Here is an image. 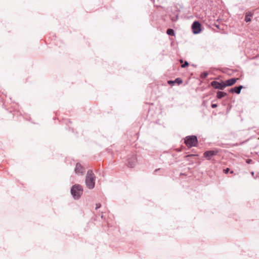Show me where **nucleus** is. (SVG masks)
I'll return each instance as SVG.
<instances>
[{
    "label": "nucleus",
    "mask_w": 259,
    "mask_h": 259,
    "mask_svg": "<svg viewBox=\"0 0 259 259\" xmlns=\"http://www.w3.org/2000/svg\"><path fill=\"white\" fill-rule=\"evenodd\" d=\"M96 177L92 170H88L85 179V183L87 188L93 189L95 185Z\"/></svg>",
    "instance_id": "obj_1"
},
{
    "label": "nucleus",
    "mask_w": 259,
    "mask_h": 259,
    "mask_svg": "<svg viewBox=\"0 0 259 259\" xmlns=\"http://www.w3.org/2000/svg\"><path fill=\"white\" fill-rule=\"evenodd\" d=\"M71 194L75 200H78L83 193L82 187L78 184L73 185L70 189Z\"/></svg>",
    "instance_id": "obj_2"
},
{
    "label": "nucleus",
    "mask_w": 259,
    "mask_h": 259,
    "mask_svg": "<svg viewBox=\"0 0 259 259\" xmlns=\"http://www.w3.org/2000/svg\"><path fill=\"white\" fill-rule=\"evenodd\" d=\"M198 142L197 137L195 135L188 136L184 139V143L188 148L196 147Z\"/></svg>",
    "instance_id": "obj_3"
},
{
    "label": "nucleus",
    "mask_w": 259,
    "mask_h": 259,
    "mask_svg": "<svg viewBox=\"0 0 259 259\" xmlns=\"http://www.w3.org/2000/svg\"><path fill=\"white\" fill-rule=\"evenodd\" d=\"M180 11L176 7L171 8L170 12L169 14L170 20L172 22H176L178 20L179 16V12Z\"/></svg>",
    "instance_id": "obj_4"
},
{
    "label": "nucleus",
    "mask_w": 259,
    "mask_h": 259,
    "mask_svg": "<svg viewBox=\"0 0 259 259\" xmlns=\"http://www.w3.org/2000/svg\"><path fill=\"white\" fill-rule=\"evenodd\" d=\"M191 29L193 34H197L202 31V25L198 21H195L191 25Z\"/></svg>",
    "instance_id": "obj_5"
},
{
    "label": "nucleus",
    "mask_w": 259,
    "mask_h": 259,
    "mask_svg": "<svg viewBox=\"0 0 259 259\" xmlns=\"http://www.w3.org/2000/svg\"><path fill=\"white\" fill-rule=\"evenodd\" d=\"M210 84L214 89L221 91L223 90L226 88L224 81L223 80H221V81L214 80L210 82Z\"/></svg>",
    "instance_id": "obj_6"
},
{
    "label": "nucleus",
    "mask_w": 259,
    "mask_h": 259,
    "mask_svg": "<svg viewBox=\"0 0 259 259\" xmlns=\"http://www.w3.org/2000/svg\"><path fill=\"white\" fill-rule=\"evenodd\" d=\"M219 152V149H214V150H207L206 151L203 153L204 157L207 159V160H210L211 158L216 155Z\"/></svg>",
    "instance_id": "obj_7"
},
{
    "label": "nucleus",
    "mask_w": 259,
    "mask_h": 259,
    "mask_svg": "<svg viewBox=\"0 0 259 259\" xmlns=\"http://www.w3.org/2000/svg\"><path fill=\"white\" fill-rule=\"evenodd\" d=\"M137 156L135 155H132L127 159L126 165L129 167H134L137 163Z\"/></svg>",
    "instance_id": "obj_8"
},
{
    "label": "nucleus",
    "mask_w": 259,
    "mask_h": 259,
    "mask_svg": "<svg viewBox=\"0 0 259 259\" xmlns=\"http://www.w3.org/2000/svg\"><path fill=\"white\" fill-rule=\"evenodd\" d=\"M74 172L78 175H83L85 173V168L79 163H76Z\"/></svg>",
    "instance_id": "obj_9"
},
{
    "label": "nucleus",
    "mask_w": 259,
    "mask_h": 259,
    "mask_svg": "<svg viewBox=\"0 0 259 259\" xmlns=\"http://www.w3.org/2000/svg\"><path fill=\"white\" fill-rule=\"evenodd\" d=\"M254 10L248 11L245 14L244 21L246 23L251 22V19L254 15Z\"/></svg>",
    "instance_id": "obj_10"
},
{
    "label": "nucleus",
    "mask_w": 259,
    "mask_h": 259,
    "mask_svg": "<svg viewBox=\"0 0 259 259\" xmlns=\"http://www.w3.org/2000/svg\"><path fill=\"white\" fill-rule=\"evenodd\" d=\"M243 88H244V86L242 85H239L229 89L228 91L229 93L239 94L241 93V90Z\"/></svg>",
    "instance_id": "obj_11"
},
{
    "label": "nucleus",
    "mask_w": 259,
    "mask_h": 259,
    "mask_svg": "<svg viewBox=\"0 0 259 259\" xmlns=\"http://www.w3.org/2000/svg\"><path fill=\"white\" fill-rule=\"evenodd\" d=\"M183 83V80L180 77H177L175 80H169L167 81V83L171 86L174 85L175 84L180 85Z\"/></svg>",
    "instance_id": "obj_12"
},
{
    "label": "nucleus",
    "mask_w": 259,
    "mask_h": 259,
    "mask_svg": "<svg viewBox=\"0 0 259 259\" xmlns=\"http://www.w3.org/2000/svg\"><path fill=\"white\" fill-rule=\"evenodd\" d=\"M237 80L236 78L233 77L224 81L226 88L233 85L236 82Z\"/></svg>",
    "instance_id": "obj_13"
},
{
    "label": "nucleus",
    "mask_w": 259,
    "mask_h": 259,
    "mask_svg": "<svg viewBox=\"0 0 259 259\" xmlns=\"http://www.w3.org/2000/svg\"><path fill=\"white\" fill-rule=\"evenodd\" d=\"M227 96L228 94L227 93L221 91H219L217 92L216 97L219 99H221Z\"/></svg>",
    "instance_id": "obj_14"
},
{
    "label": "nucleus",
    "mask_w": 259,
    "mask_h": 259,
    "mask_svg": "<svg viewBox=\"0 0 259 259\" xmlns=\"http://www.w3.org/2000/svg\"><path fill=\"white\" fill-rule=\"evenodd\" d=\"M166 33L169 36H173L175 35V30L171 28H168L166 30Z\"/></svg>",
    "instance_id": "obj_15"
},
{
    "label": "nucleus",
    "mask_w": 259,
    "mask_h": 259,
    "mask_svg": "<svg viewBox=\"0 0 259 259\" xmlns=\"http://www.w3.org/2000/svg\"><path fill=\"white\" fill-rule=\"evenodd\" d=\"M223 172L225 174H228L229 172H230V174H233L234 173V171L233 170H231L230 168H228V167H227L226 168L224 169L223 170Z\"/></svg>",
    "instance_id": "obj_16"
},
{
    "label": "nucleus",
    "mask_w": 259,
    "mask_h": 259,
    "mask_svg": "<svg viewBox=\"0 0 259 259\" xmlns=\"http://www.w3.org/2000/svg\"><path fill=\"white\" fill-rule=\"evenodd\" d=\"M208 75V73L206 71L202 72L200 74V77L202 79L205 78Z\"/></svg>",
    "instance_id": "obj_17"
},
{
    "label": "nucleus",
    "mask_w": 259,
    "mask_h": 259,
    "mask_svg": "<svg viewBox=\"0 0 259 259\" xmlns=\"http://www.w3.org/2000/svg\"><path fill=\"white\" fill-rule=\"evenodd\" d=\"M188 66H189V63L188 62V61H185L184 64H182L181 67L182 68H186V67H188Z\"/></svg>",
    "instance_id": "obj_18"
},
{
    "label": "nucleus",
    "mask_w": 259,
    "mask_h": 259,
    "mask_svg": "<svg viewBox=\"0 0 259 259\" xmlns=\"http://www.w3.org/2000/svg\"><path fill=\"white\" fill-rule=\"evenodd\" d=\"M211 107L212 108H215L218 107V104H213V103H212L211 104Z\"/></svg>",
    "instance_id": "obj_19"
},
{
    "label": "nucleus",
    "mask_w": 259,
    "mask_h": 259,
    "mask_svg": "<svg viewBox=\"0 0 259 259\" xmlns=\"http://www.w3.org/2000/svg\"><path fill=\"white\" fill-rule=\"evenodd\" d=\"M101 206V203H97L96 206V209H98V208H100Z\"/></svg>",
    "instance_id": "obj_20"
},
{
    "label": "nucleus",
    "mask_w": 259,
    "mask_h": 259,
    "mask_svg": "<svg viewBox=\"0 0 259 259\" xmlns=\"http://www.w3.org/2000/svg\"><path fill=\"white\" fill-rule=\"evenodd\" d=\"M246 162L248 164H250L252 162V160L251 159H247Z\"/></svg>",
    "instance_id": "obj_21"
},
{
    "label": "nucleus",
    "mask_w": 259,
    "mask_h": 259,
    "mask_svg": "<svg viewBox=\"0 0 259 259\" xmlns=\"http://www.w3.org/2000/svg\"><path fill=\"white\" fill-rule=\"evenodd\" d=\"M215 26L217 28H218V29H220L219 25L215 24Z\"/></svg>",
    "instance_id": "obj_22"
},
{
    "label": "nucleus",
    "mask_w": 259,
    "mask_h": 259,
    "mask_svg": "<svg viewBox=\"0 0 259 259\" xmlns=\"http://www.w3.org/2000/svg\"><path fill=\"white\" fill-rule=\"evenodd\" d=\"M254 172H253V171H251V175H252V176H253H253H254Z\"/></svg>",
    "instance_id": "obj_23"
},
{
    "label": "nucleus",
    "mask_w": 259,
    "mask_h": 259,
    "mask_svg": "<svg viewBox=\"0 0 259 259\" xmlns=\"http://www.w3.org/2000/svg\"><path fill=\"white\" fill-rule=\"evenodd\" d=\"M159 170H160V168L156 169L155 170V172H157Z\"/></svg>",
    "instance_id": "obj_24"
},
{
    "label": "nucleus",
    "mask_w": 259,
    "mask_h": 259,
    "mask_svg": "<svg viewBox=\"0 0 259 259\" xmlns=\"http://www.w3.org/2000/svg\"><path fill=\"white\" fill-rule=\"evenodd\" d=\"M101 218H103V214L101 215Z\"/></svg>",
    "instance_id": "obj_25"
}]
</instances>
